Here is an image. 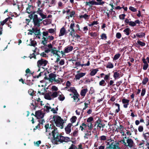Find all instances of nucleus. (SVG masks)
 I'll return each instance as SVG.
<instances>
[{"label": "nucleus", "instance_id": "nucleus-1", "mask_svg": "<svg viewBox=\"0 0 149 149\" xmlns=\"http://www.w3.org/2000/svg\"><path fill=\"white\" fill-rule=\"evenodd\" d=\"M46 129V134L48 136V138H53L52 142L54 144H58L63 142H68L70 141V138L65 137L59 134L57 128L55 126L50 125L49 124L45 125Z\"/></svg>", "mask_w": 149, "mask_h": 149}, {"label": "nucleus", "instance_id": "nucleus-2", "mask_svg": "<svg viewBox=\"0 0 149 149\" xmlns=\"http://www.w3.org/2000/svg\"><path fill=\"white\" fill-rule=\"evenodd\" d=\"M37 13L42 18V19L39 18L37 15L35 14L34 13H33L29 15V17L31 19L32 18L33 19V24L35 26L39 27L40 26V22L43 19L46 18L47 17L46 15L43 14L42 10L39 9L38 10H37Z\"/></svg>", "mask_w": 149, "mask_h": 149}, {"label": "nucleus", "instance_id": "nucleus-3", "mask_svg": "<svg viewBox=\"0 0 149 149\" xmlns=\"http://www.w3.org/2000/svg\"><path fill=\"white\" fill-rule=\"evenodd\" d=\"M52 119L57 127H59L61 129L63 128L64 124L65 123V121L61 117L58 115L54 116Z\"/></svg>", "mask_w": 149, "mask_h": 149}, {"label": "nucleus", "instance_id": "nucleus-4", "mask_svg": "<svg viewBox=\"0 0 149 149\" xmlns=\"http://www.w3.org/2000/svg\"><path fill=\"white\" fill-rule=\"evenodd\" d=\"M121 142L125 146L130 148L133 147L134 144L133 141L131 139L127 138L126 136L124 138Z\"/></svg>", "mask_w": 149, "mask_h": 149}, {"label": "nucleus", "instance_id": "nucleus-5", "mask_svg": "<svg viewBox=\"0 0 149 149\" xmlns=\"http://www.w3.org/2000/svg\"><path fill=\"white\" fill-rule=\"evenodd\" d=\"M60 93V91L50 92L45 94V99L49 100H53L58 96Z\"/></svg>", "mask_w": 149, "mask_h": 149}, {"label": "nucleus", "instance_id": "nucleus-6", "mask_svg": "<svg viewBox=\"0 0 149 149\" xmlns=\"http://www.w3.org/2000/svg\"><path fill=\"white\" fill-rule=\"evenodd\" d=\"M48 63V61L43 59H41L37 61V65L39 68L44 69L45 67Z\"/></svg>", "mask_w": 149, "mask_h": 149}, {"label": "nucleus", "instance_id": "nucleus-7", "mask_svg": "<svg viewBox=\"0 0 149 149\" xmlns=\"http://www.w3.org/2000/svg\"><path fill=\"white\" fill-rule=\"evenodd\" d=\"M105 125V124L103 123L102 122L100 119H98L96 121L95 123V126H96L97 129L100 130L102 128V131L103 130V128L104 127Z\"/></svg>", "mask_w": 149, "mask_h": 149}, {"label": "nucleus", "instance_id": "nucleus-8", "mask_svg": "<svg viewBox=\"0 0 149 149\" xmlns=\"http://www.w3.org/2000/svg\"><path fill=\"white\" fill-rule=\"evenodd\" d=\"M72 126V124L69 123L65 127V130L66 134H70L71 132V128Z\"/></svg>", "mask_w": 149, "mask_h": 149}, {"label": "nucleus", "instance_id": "nucleus-9", "mask_svg": "<svg viewBox=\"0 0 149 149\" xmlns=\"http://www.w3.org/2000/svg\"><path fill=\"white\" fill-rule=\"evenodd\" d=\"M36 116L38 119L42 118L44 117V113L40 110L36 112Z\"/></svg>", "mask_w": 149, "mask_h": 149}, {"label": "nucleus", "instance_id": "nucleus-10", "mask_svg": "<svg viewBox=\"0 0 149 149\" xmlns=\"http://www.w3.org/2000/svg\"><path fill=\"white\" fill-rule=\"evenodd\" d=\"M119 144L118 143H115L113 141L109 145L108 147L112 149H117L119 147Z\"/></svg>", "mask_w": 149, "mask_h": 149}, {"label": "nucleus", "instance_id": "nucleus-11", "mask_svg": "<svg viewBox=\"0 0 149 149\" xmlns=\"http://www.w3.org/2000/svg\"><path fill=\"white\" fill-rule=\"evenodd\" d=\"M51 52L53 56H58V53L60 52L57 50L56 48L54 47L51 49Z\"/></svg>", "mask_w": 149, "mask_h": 149}, {"label": "nucleus", "instance_id": "nucleus-12", "mask_svg": "<svg viewBox=\"0 0 149 149\" xmlns=\"http://www.w3.org/2000/svg\"><path fill=\"white\" fill-rule=\"evenodd\" d=\"M86 6L88 5L90 6H91L93 5H98V4H100L101 3H98L97 2L95 1H92L88 2H86ZM102 3H101L102 4Z\"/></svg>", "mask_w": 149, "mask_h": 149}, {"label": "nucleus", "instance_id": "nucleus-13", "mask_svg": "<svg viewBox=\"0 0 149 149\" xmlns=\"http://www.w3.org/2000/svg\"><path fill=\"white\" fill-rule=\"evenodd\" d=\"M56 77L55 74L53 73H51L49 75V81L51 82H52L55 80V79Z\"/></svg>", "mask_w": 149, "mask_h": 149}, {"label": "nucleus", "instance_id": "nucleus-14", "mask_svg": "<svg viewBox=\"0 0 149 149\" xmlns=\"http://www.w3.org/2000/svg\"><path fill=\"white\" fill-rule=\"evenodd\" d=\"M30 41L29 42V43L28 42V40H27L26 44H27V45L29 46H32L35 47L36 46V42L35 41L32 40L31 39H30Z\"/></svg>", "mask_w": 149, "mask_h": 149}, {"label": "nucleus", "instance_id": "nucleus-15", "mask_svg": "<svg viewBox=\"0 0 149 149\" xmlns=\"http://www.w3.org/2000/svg\"><path fill=\"white\" fill-rule=\"evenodd\" d=\"M86 74L85 73L81 72L78 73L75 76V78L76 79H79L84 76Z\"/></svg>", "mask_w": 149, "mask_h": 149}, {"label": "nucleus", "instance_id": "nucleus-16", "mask_svg": "<svg viewBox=\"0 0 149 149\" xmlns=\"http://www.w3.org/2000/svg\"><path fill=\"white\" fill-rule=\"evenodd\" d=\"M65 33V29L64 27H63L60 29V32L59 34V36H64Z\"/></svg>", "mask_w": 149, "mask_h": 149}, {"label": "nucleus", "instance_id": "nucleus-17", "mask_svg": "<svg viewBox=\"0 0 149 149\" xmlns=\"http://www.w3.org/2000/svg\"><path fill=\"white\" fill-rule=\"evenodd\" d=\"M65 88L66 89V90L68 91L72 92L73 94L77 92V91L75 89V88L74 87H71L70 88L66 87Z\"/></svg>", "mask_w": 149, "mask_h": 149}, {"label": "nucleus", "instance_id": "nucleus-18", "mask_svg": "<svg viewBox=\"0 0 149 149\" xmlns=\"http://www.w3.org/2000/svg\"><path fill=\"white\" fill-rule=\"evenodd\" d=\"M90 131L91 130L89 131L88 130L86 131L85 132V136H84V138L85 139H88L91 135V132Z\"/></svg>", "mask_w": 149, "mask_h": 149}, {"label": "nucleus", "instance_id": "nucleus-19", "mask_svg": "<svg viewBox=\"0 0 149 149\" xmlns=\"http://www.w3.org/2000/svg\"><path fill=\"white\" fill-rule=\"evenodd\" d=\"M73 49V47L72 46H68L65 48V52L66 53H68L72 51Z\"/></svg>", "mask_w": 149, "mask_h": 149}, {"label": "nucleus", "instance_id": "nucleus-20", "mask_svg": "<svg viewBox=\"0 0 149 149\" xmlns=\"http://www.w3.org/2000/svg\"><path fill=\"white\" fill-rule=\"evenodd\" d=\"M58 99L60 101H63L65 99L64 95L60 91V94L58 95Z\"/></svg>", "mask_w": 149, "mask_h": 149}, {"label": "nucleus", "instance_id": "nucleus-21", "mask_svg": "<svg viewBox=\"0 0 149 149\" xmlns=\"http://www.w3.org/2000/svg\"><path fill=\"white\" fill-rule=\"evenodd\" d=\"M48 38L43 37L42 39L41 43L44 45H45L47 43Z\"/></svg>", "mask_w": 149, "mask_h": 149}, {"label": "nucleus", "instance_id": "nucleus-22", "mask_svg": "<svg viewBox=\"0 0 149 149\" xmlns=\"http://www.w3.org/2000/svg\"><path fill=\"white\" fill-rule=\"evenodd\" d=\"M32 30L36 35L38 36L40 34V30L37 28H33Z\"/></svg>", "mask_w": 149, "mask_h": 149}, {"label": "nucleus", "instance_id": "nucleus-23", "mask_svg": "<svg viewBox=\"0 0 149 149\" xmlns=\"http://www.w3.org/2000/svg\"><path fill=\"white\" fill-rule=\"evenodd\" d=\"M87 91L88 89L87 88L81 90L80 93L81 95L82 96H84Z\"/></svg>", "mask_w": 149, "mask_h": 149}, {"label": "nucleus", "instance_id": "nucleus-24", "mask_svg": "<svg viewBox=\"0 0 149 149\" xmlns=\"http://www.w3.org/2000/svg\"><path fill=\"white\" fill-rule=\"evenodd\" d=\"M33 8V7L31 6H29L26 9V12L28 13H30L31 12Z\"/></svg>", "mask_w": 149, "mask_h": 149}, {"label": "nucleus", "instance_id": "nucleus-25", "mask_svg": "<svg viewBox=\"0 0 149 149\" xmlns=\"http://www.w3.org/2000/svg\"><path fill=\"white\" fill-rule=\"evenodd\" d=\"M120 73L118 72H115L113 74V77L115 79L119 78L120 77Z\"/></svg>", "mask_w": 149, "mask_h": 149}, {"label": "nucleus", "instance_id": "nucleus-26", "mask_svg": "<svg viewBox=\"0 0 149 149\" xmlns=\"http://www.w3.org/2000/svg\"><path fill=\"white\" fill-rule=\"evenodd\" d=\"M68 31L70 32L69 36H70L72 38H74L75 33V31L68 30Z\"/></svg>", "mask_w": 149, "mask_h": 149}, {"label": "nucleus", "instance_id": "nucleus-27", "mask_svg": "<svg viewBox=\"0 0 149 149\" xmlns=\"http://www.w3.org/2000/svg\"><path fill=\"white\" fill-rule=\"evenodd\" d=\"M86 126V124L83 123L81 124V125L80 126L79 128L81 131H83L85 129Z\"/></svg>", "mask_w": 149, "mask_h": 149}, {"label": "nucleus", "instance_id": "nucleus-28", "mask_svg": "<svg viewBox=\"0 0 149 149\" xmlns=\"http://www.w3.org/2000/svg\"><path fill=\"white\" fill-rule=\"evenodd\" d=\"M145 34L144 33L140 32L136 34V36L139 38H142L144 36Z\"/></svg>", "mask_w": 149, "mask_h": 149}, {"label": "nucleus", "instance_id": "nucleus-29", "mask_svg": "<svg viewBox=\"0 0 149 149\" xmlns=\"http://www.w3.org/2000/svg\"><path fill=\"white\" fill-rule=\"evenodd\" d=\"M79 96V95L77 92L74 94L73 96H72V97L73 98L74 100H77V99H78V100H79V98H78Z\"/></svg>", "mask_w": 149, "mask_h": 149}, {"label": "nucleus", "instance_id": "nucleus-30", "mask_svg": "<svg viewBox=\"0 0 149 149\" xmlns=\"http://www.w3.org/2000/svg\"><path fill=\"white\" fill-rule=\"evenodd\" d=\"M98 70L97 69H94L93 70L90 72V75L91 76L94 75L97 72Z\"/></svg>", "mask_w": 149, "mask_h": 149}, {"label": "nucleus", "instance_id": "nucleus-31", "mask_svg": "<svg viewBox=\"0 0 149 149\" xmlns=\"http://www.w3.org/2000/svg\"><path fill=\"white\" fill-rule=\"evenodd\" d=\"M77 119V118L75 116H73L70 119V121L71 122V123H74L75 122Z\"/></svg>", "mask_w": 149, "mask_h": 149}, {"label": "nucleus", "instance_id": "nucleus-32", "mask_svg": "<svg viewBox=\"0 0 149 149\" xmlns=\"http://www.w3.org/2000/svg\"><path fill=\"white\" fill-rule=\"evenodd\" d=\"M86 125L88 127V130H91L93 127V125L92 123H88V124H86Z\"/></svg>", "mask_w": 149, "mask_h": 149}, {"label": "nucleus", "instance_id": "nucleus-33", "mask_svg": "<svg viewBox=\"0 0 149 149\" xmlns=\"http://www.w3.org/2000/svg\"><path fill=\"white\" fill-rule=\"evenodd\" d=\"M74 25L75 24L74 23H71L70 24V29H69L68 30L75 31L74 29Z\"/></svg>", "mask_w": 149, "mask_h": 149}, {"label": "nucleus", "instance_id": "nucleus-34", "mask_svg": "<svg viewBox=\"0 0 149 149\" xmlns=\"http://www.w3.org/2000/svg\"><path fill=\"white\" fill-rule=\"evenodd\" d=\"M10 18V17H8L6 18L5 20H3V21L0 22V23L1 25L3 26L4 24L6 23L8 19Z\"/></svg>", "mask_w": 149, "mask_h": 149}, {"label": "nucleus", "instance_id": "nucleus-35", "mask_svg": "<svg viewBox=\"0 0 149 149\" xmlns=\"http://www.w3.org/2000/svg\"><path fill=\"white\" fill-rule=\"evenodd\" d=\"M99 139L101 141H105L107 140V137L104 135H102L99 137Z\"/></svg>", "mask_w": 149, "mask_h": 149}, {"label": "nucleus", "instance_id": "nucleus-36", "mask_svg": "<svg viewBox=\"0 0 149 149\" xmlns=\"http://www.w3.org/2000/svg\"><path fill=\"white\" fill-rule=\"evenodd\" d=\"M52 91H58V88L55 86H53L51 88Z\"/></svg>", "mask_w": 149, "mask_h": 149}, {"label": "nucleus", "instance_id": "nucleus-37", "mask_svg": "<svg viewBox=\"0 0 149 149\" xmlns=\"http://www.w3.org/2000/svg\"><path fill=\"white\" fill-rule=\"evenodd\" d=\"M130 101L126 99L125 98H123L122 99V102L123 104H125L129 103Z\"/></svg>", "mask_w": 149, "mask_h": 149}, {"label": "nucleus", "instance_id": "nucleus-38", "mask_svg": "<svg viewBox=\"0 0 149 149\" xmlns=\"http://www.w3.org/2000/svg\"><path fill=\"white\" fill-rule=\"evenodd\" d=\"M89 16L87 15L86 14H85L83 15H81L80 16V18H83L85 19H88L89 18Z\"/></svg>", "mask_w": 149, "mask_h": 149}, {"label": "nucleus", "instance_id": "nucleus-39", "mask_svg": "<svg viewBox=\"0 0 149 149\" xmlns=\"http://www.w3.org/2000/svg\"><path fill=\"white\" fill-rule=\"evenodd\" d=\"M113 64L111 63H109L107 66V67L109 68H113Z\"/></svg>", "mask_w": 149, "mask_h": 149}, {"label": "nucleus", "instance_id": "nucleus-40", "mask_svg": "<svg viewBox=\"0 0 149 149\" xmlns=\"http://www.w3.org/2000/svg\"><path fill=\"white\" fill-rule=\"evenodd\" d=\"M120 54H116L113 58V60H116L118 59L120 56Z\"/></svg>", "mask_w": 149, "mask_h": 149}, {"label": "nucleus", "instance_id": "nucleus-41", "mask_svg": "<svg viewBox=\"0 0 149 149\" xmlns=\"http://www.w3.org/2000/svg\"><path fill=\"white\" fill-rule=\"evenodd\" d=\"M137 44L142 46H144L145 45V43L139 40L137 41Z\"/></svg>", "mask_w": 149, "mask_h": 149}, {"label": "nucleus", "instance_id": "nucleus-42", "mask_svg": "<svg viewBox=\"0 0 149 149\" xmlns=\"http://www.w3.org/2000/svg\"><path fill=\"white\" fill-rule=\"evenodd\" d=\"M129 31L130 29L129 28H126L124 30V32L127 35H128L130 33Z\"/></svg>", "mask_w": 149, "mask_h": 149}, {"label": "nucleus", "instance_id": "nucleus-43", "mask_svg": "<svg viewBox=\"0 0 149 149\" xmlns=\"http://www.w3.org/2000/svg\"><path fill=\"white\" fill-rule=\"evenodd\" d=\"M143 135L144 138L146 140L149 137V134L148 133L144 134Z\"/></svg>", "mask_w": 149, "mask_h": 149}, {"label": "nucleus", "instance_id": "nucleus-44", "mask_svg": "<svg viewBox=\"0 0 149 149\" xmlns=\"http://www.w3.org/2000/svg\"><path fill=\"white\" fill-rule=\"evenodd\" d=\"M93 120V118L92 117H90L87 119V122L88 123H91Z\"/></svg>", "mask_w": 149, "mask_h": 149}, {"label": "nucleus", "instance_id": "nucleus-45", "mask_svg": "<svg viewBox=\"0 0 149 149\" xmlns=\"http://www.w3.org/2000/svg\"><path fill=\"white\" fill-rule=\"evenodd\" d=\"M115 105L118 107V109L116 110V112L118 113L120 110V105L118 103H116L115 104Z\"/></svg>", "mask_w": 149, "mask_h": 149}, {"label": "nucleus", "instance_id": "nucleus-46", "mask_svg": "<svg viewBox=\"0 0 149 149\" xmlns=\"http://www.w3.org/2000/svg\"><path fill=\"white\" fill-rule=\"evenodd\" d=\"M101 38L102 39L105 40L107 39V37L106 34L104 33H103L101 36Z\"/></svg>", "mask_w": 149, "mask_h": 149}, {"label": "nucleus", "instance_id": "nucleus-47", "mask_svg": "<svg viewBox=\"0 0 149 149\" xmlns=\"http://www.w3.org/2000/svg\"><path fill=\"white\" fill-rule=\"evenodd\" d=\"M105 81L104 80H102L99 82V85L100 86H105Z\"/></svg>", "mask_w": 149, "mask_h": 149}, {"label": "nucleus", "instance_id": "nucleus-48", "mask_svg": "<svg viewBox=\"0 0 149 149\" xmlns=\"http://www.w3.org/2000/svg\"><path fill=\"white\" fill-rule=\"evenodd\" d=\"M148 79L147 78H145L143 80L142 83L143 84H145L148 81Z\"/></svg>", "mask_w": 149, "mask_h": 149}, {"label": "nucleus", "instance_id": "nucleus-49", "mask_svg": "<svg viewBox=\"0 0 149 149\" xmlns=\"http://www.w3.org/2000/svg\"><path fill=\"white\" fill-rule=\"evenodd\" d=\"M129 25L132 26H136L135 23L133 21H130Z\"/></svg>", "mask_w": 149, "mask_h": 149}, {"label": "nucleus", "instance_id": "nucleus-50", "mask_svg": "<svg viewBox=\"0 0 149 149\" xmlns=\"http://www.w3.org/2000/svg\"><path fill=\"white\" fill-rule=\"evenodd\" d=\"M89 35H90L92 37H95L97 36V34L95 32L90 33H89Z\"/></svg>", "mask_w": 149, "mask_h": 149}, {"label": "nucleus", "instance_id": "nucleus-51", "mask_svg": "<svg viewBox=\"0 0 149 149\" xmlns=\"http://www.w3.org/2000/svg\"><path fill=\"white\" fill-rule=\"evenodd\" d=\"M143 149H149V142L146 143L143 147Z\"/></svg>", "mask_w": 149, "mask_h": 149}, {"label": "nucleus", "instance_id": "nucleus-52", "mask_svg": "<svg viewBox=\"0 0 149 149\" xmlns=\"http://www.w3.org/2000/svg\"><path fill=\"white\" fill-rule=\"evenodd\" d=\"M28 93L31 95H32L34 94L33 90L31 89L29 90Z\"/></svg>", "mask_w": 149, "mask_h": 149}, {"label": "nucleus", "instance_id": "nucleus-53", "mask_svg": "<svg viewBox=\"0 0 149 149\" xmlns=\"http://www.w3.org/2000/svg\"><path fill=\"white\" fill-rule=\"evenodd\" d=\"M125 14H122L119 15V18L122 19H125Z\"/></svg>", "mask_w": 149, "mask_h": 149}, {"label": "nucleus", "instance_id": "nucleus-54", "mask_svg": "<svg viewBox=\"0 0 149 149\" xmlns=\"http://www.w3.org/2000/svg\"><path fill=\"white\" fill-rule=\"evenodd\" d=\"M129 9L133 12H135L136 11V9L132 6L130 7Z\"/></svg>", "mask_w": 149, "mask_h": 149}, {"label": "nucleus", "instance_id": "nucleus-55", "mask_svg": "<svg viewBox=\"0 0 149 149\" xmlns=\"http://www.w3.org/2000/svg\"><path fill=\"white\" fill-rule=\"evenodd\" d=\"M143 127L142 126H139L138 127V130L139 132H142L143 130Z\"/></svg>", "mask_w": 149, "mask_h": 149}, {"label": "nucleus", "instance_id": "nucleus-56", "mask_svg": "<svg viewBox=\"0 0 149 149\" xmlns=\"http://www.w3.org/2000/svg\"><path fill=\"white\" fill-rule=\"evenodd\" d=\"M148 66V63L144 64L143 67V69L145 70H147Z\"/></svg>", "mask_w": 149, "mask_h": 149}, {"label": "nucleus", "instance_id": "nucleus-57", "mask_svg": "<svg viewBox=\"0 0 149 149\" xmlns=\"http://www.w3.org/2000/svg\"><path fill=\"white\" fill-rule=\"evenodd\" d=\"M55 31V29H50L48 30L49 32L51 33H54Z\"/></svg>", "mask_w": 149, "mask_h": 149}, {"label": "nucleus", "instance_id": "nucleus-58", "mask_svg": "<svg viewBox=\"0 0 149 149\" xmlns=\"http://www.w3.org/2000/svg\"><path fill=\"white\" fill-rule=\"evenodd\" d=\"M146 93V90L145 89L143 88L142 89V92L141 93V95L142 96H143L145 93Z\"/></svg>", "mask_w": 149, "mask_h": 149}, {"label": "nucleus", "instance_id": "nucleus-59", "mask_svg": "<svg viewBox=\"0 0 149 149\" xmlns=\"http://www.w3.org/2000/svg\"><path fill=\"white\" fill-rule=\"evenodd\" d=\"M76 148V146L72 144L71 146L68 149H75Z\"/></svg>", "mask_w": 149, "mask_h": 149}, {"label": "nucleus", "instance_id": "nucleus-60", "mask_svg": "<svg viewBox=\"0 0 149 149\" xmlns=\"http://www.w3.org/2000/svg\"><path fill=\"white\" fill-rule=\"evenodd\" d=\"M121 34L120 33H118L116 34V37L118 38H120L121 37Z\"/></svg>", "mask_w": 149, "mask_h": 149}, {"label": "nucleus", "instance_id": "nucleus-61", "mask_svg": "<svg viewBox=\"0 0 149 149\" xmlns=\"http://www.w3.org/2000/svg\"><path fill=\"white\" fill-rule=\"evenodd\" d=\"M130 21H129V20L127 19H126L125 20V24H129Z\"/></svg>", "mask_w": 149, "mask_h": 149}, {"label": "nucleus", "instance_id": "nucleus-62", "mask_svg": "<svg viewBox=\"0 0 149 149\" xmlns=\"http://www.w3.org/2000/svg\"><path fill=\"white\" fill-rule=\"evenodd\" d=\"M42 34L44 37H47L48 34V33L47 32H43Z\"/></svg>", "mask_w": 149, "mask_h": 149}, {"label": "nucleus", "instance_id": "nucleus-63", "mask_svg": "<svg viewBox=\"0 0 149 149\" xmlns=\"http://www.w3.org/2000/svg\"><path fill=\"white\" fill-rule=\"evenodd\" d=\"M64 60L62 59L59 62V64L60 65H63L64 64Z\"/></svg>", "mask_w": 149, "mask_h": 149}, {"label": "nucleus", "instance_id": "nucleus-64", "mask_svg": "<svg viewBox=\"0 0 149 149\" xmlns=\"http://www.w3.org/2000/svg\"><path fill=\"white\" fill-rule=\"evenodd\" d=\"M105 147L104 146H100L98 148H97L95 149H104Z\"/></svg>", "mask_w": 149, "mask_h": 149}]
</instances>
